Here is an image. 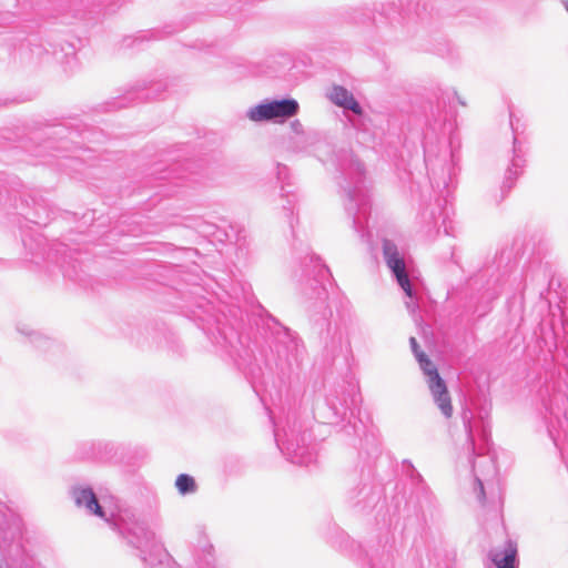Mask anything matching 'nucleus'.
<instances>
[{"instance_id":"nucleus-1","label":"nucleus","mask_w":568,"mask_h":568,"mask_svg":"<svg viewBox=\"0 0 568 568\" xmlns=\"http://www.w3.org/2000/svg\"><path fill=\"white\" fill-rule=\"evenodd\" d=\"M294 254L302 267L301 290L310 302L308 312L312 329L318 336L322 353L327 359H334L341 355H348L352 346L348 331L345 324L332 322L333 312L327 304L329 282V268L322 260L313 254L308 245L294 244Z\"/></svg>"},{"instance_id":"nucleus-2","label":"nucleus","mask_w":568,"mask_h":568,"mask_svg":"<svg viewBox=\"0 0 568 568\" xmlns=\"http://www.w3.org/2000/svg\"><path fill=\"white\" fill-rule=\"evenodd\" d=\"M71 496L79 508H84L88 514L104 519L125 544L136 551V556L145 568H180L155 531L134 510L120 509L116 515L106 518L105 511L91 487L73 486Z\"/></svg>"},{"instance_id":"nucleus-3","label":"nucleus","mask_w":568,"mask_h":568,"mask_svg":"<svg viewBox=\"0 0 568 568\" xmlns=\"http://www.w3.org/2000/svg\"><path fill=\"white\" fill-rule=\"evenodd\" d=\"M459 142L455 138L449 139L448 144L442 146L426 142L424 145L425 164L427 175L434 193L435 203L425 207L420 213L422 222L438 233L443 227L449 235L450 216L454 214L452 196L457 185V176L460 171Z\"/></svg>"},{"instance_id":"nucleus-4","label":"nucleus","mask_w":568,"mask_h":568,"mask_svg":"<svg viewBox=\"0 0 568 568\" xmlns=\"http://www.w3.org/2000/svg\"><path fill=\"white\" fill-rule=\"evenodd\" d=\"M331 161L338 173L335 179L344 199L346 214L352 220L353 229L363 242L371 244L372 233L367 229L371 200L364 164L354 156L352 150L346 148L334 151Z\"/></svg>"},{"instance_id":"nucleus-5","label":"nucleus","mask_w":568,"mask_h":568,"mask_svg":"<svg viewBox=\"0 0 568 568\" xmlns=\"http://www.w3.org/2000/svg\"><path fill=\"white\" fill-rule=\"evenodd\" d=\"M490 404H479L471 400L462 413V420L466 430V442L459 459L465 457L471 468L475 477L474 490L480 503L485 500L486 495L483 480L476 471L475 458L488 455L490 449Z\"/></svg>"},{"instance_id":"nucleus-6","label":"nucleus","mask_w":568,"mask_h":568,"mask_svg":"<svg viewBox=\"0 0 568 568\" xmlns=\"http://www.w3.org/2000/svg\"><path fill=\"white\" fill-rule=\"evenodd\" d=\"M261 311L265 313V316H261L256 325L261 336L276 357V367L284 376L297 374L307 355L303 341L264 308L261 307Z\"/></svg>"},{"instance_id":"nucleus-7","label":"nucleus","mask_w":568,"mask_h":568,"mask_svg":"<svg viewBox=\"0 0 568 568\" xmlns=\"http://www.w3.org/2000/svg\"><path fill=\"white\" fill-rule=\"evenodd\" d=\"M274 438L290 463L307 468L316 464L315 444L296 412L288 413L283 425L274 424Z\"/></svg>"},{"instance_id":"nucleus-8","label":"nucleus","mask_w":568,"mask_h":568,"mask_svg":"<svg viewBox=\"0 0 568 568\" xmlns=\"http://www.w3.org/2000/svg\"><path fill=\"white\" fill-rule=\"evenodd\" d=\"M212 343L233 361L237 367L245 366L255 356V348L250 337L239 332L235 323L231 322L222 312V317L215 318V327L203 328Z\"/></svg>"},{"instance_id":"nucleus-9","label":"nucleus","mask_w":568,"mask_h":568,"mask_svg":"<svg viewBox=\"0 0 568 568\" xmlns=\"http://www.w3.org/2000/svg\"><path fill=\"white\" fill-rule=\"evenodd\" d=\"M361 403L362 397L356 384L343 382L329 389L324 404L316 407L315 414L323 423L337 424L344 420L348 413L353 416Z\"/></svg>"},{"instance_id":"nucleus-10","label":"nucleus","mask_w":568,"mask_h":568,"mask_svg":"<svg viewBox=\"0 0 568 568\" xmlns=\"http://www.w3.org/2000/svg\"><path fill=\"white\" fill-rule=\"evenodd\" d=\"M372 469H362L359 479L356 474L348 478L345 503L356 514L366 515L373 511L382 499V489L372 480Z\"/></svg>"},{"instance_id":"nucleus-11","label":"nucleus","mask_w":568,"mask_h":568,"mask_svg":"<svg viewBox=\"0 0 568 568\" xmlns=\"http://www.w3.org/2000/svg\"><path fill=\"white\" fill-rule=\"evenodd\" d=\"M509 123L513 131V146L507 153V169L500 187L501 199L514 187L516 180L523 174L528 152L527 142L519 136V119L509 111Z\"/></svg>"},{"instance_id":"nucleus-12","label":"nucleus","mask_w":568,"mask_h":568,"mask_svg":"<svg viewBox=\"0 0 568 568\" xmlns=\"http://www.w3.org/2000/svg\"><path fill=\"white\" fill-rule=\"evenodd\" d=\"M384 261L395 277L397 284L404 291L405 295L409 298L406 306L410 313H415L418 308L416 292L410 283L407 274L404 252L398 245L389 239H383L382 244Z\"/></svg>"},{"instance_id":"nucleus-13","label":"nucleus","mask_w":568,"mask_h":568,"mask_svg":"<svg viewBox=\"0 0 568 568\" xmlns=\"http://www.w3.org/2000/svg\"><path fill=\"white\" fill-rule=\"evenodd\" d=\"M416 361L424 374L425 382L434 404L439 409L440 414L446 419H449L453 416L454 408L445 379L439 375L436 364L428 357L427 354H418Z\"/></svg>"},{"instance_id":"nucleus-14","label":"nucleus","mask_w":568,"mask_h":568,"mask_svg":"<svg viewBox=\"0 0 568 568\" xmlns=\"http://www.w3.org/2000/svg\"><path fill=\"white\" fill-rule=\"evenodd\" d=\"M300 104L293 98L265 100L250 108L246 115L253 122L284 123L297 115Z\"/></svg>"},{"instance_id":"nucleus-15","label":"nucleus","mask_w":568,"mask_h":568,"mask_svg":"<svg viewBox=\"0 0 568 568\" xmlns=\"http://www.w3.org/2000/svg\"><path fill=\"white\" fill-rule=\"evenodd\" d=\"M276 178L281 182V191L282 199L284 203L282 205V211L286 221L292 230L293 236L295 237L294 222L297 223V219L294 217V211L296 209L298 197L297 194L291 190L292 184L288 182L290 170L286 165L277 163L276 165Z\"/></svg>"},{"instance_id":"nucleus-16","label":"nucleus","mask_w":568,"mask_h":568,"mask_svg":"<svg viewBox=\"0 0 568 568\" xmlns=\"http://www.w3.org/2000/svg\"><path fill=\"white\" fill-rule=\"evenodd\" d=\"M48 260L59 264L64 277L74 282L82 281L80 276L81 265L73 253L67 250V245L54 244L48 252Z\"/></svg>"},{"instance_id":"nucleus-17","label":"nucleus","mask_w":568,"mask_h":568,"mask_svg":"<svg viewBox=\"0 0 568 568\" xmlns=\"http://www.w3.org/2000/svg\"><path fill=\"white\" fill-rule=\"evenodd\" d=\"M16 331L21 337L24 338L22 342H29L42 353H55L61 349V346L57 341L34 329L29 323L18 322L16 325Z\"/></svg>"},{"instance_id":"nucleus-18","label":"nucleus","mask_w":568,"mask_h":568,"mask_svg":"<svg viewBox=\"0 0 568 568\" xmlns=\"http://www.w3.org/2000/svg\"><path fill=\"white\" fill-rule=\"evenodd\" d=\"M352 547L356 548L358 558H362L368 568H394L393 556L384 548H366L355 541H352Z\"/></svg>"},{"instance_id":"nucleus-19","label":"nucleus","mask_w":568,"mask_h":568,"mask_svg":"<svg viewBox=\"0 0 568 568\" xmlns=\"http://www.w3.org/2000/svg\"><path fill=\"white\" fill-rule=\"evenodd\" d=\"M24 184L17 176L0 172V204L18 209L17 194L22 193Z\"/></svg>"},{"instance_id":"nucleus-20","label":"nucleus","mask_w":568,"mask_h":568,"mask_svg":"<svg viewBox=\"0 0 568 568\" xmlns=\"http://www.w3.org/2000/svg\"><path fill=\"white\" fill-rule=\"evenodd\" d=\"M326 95L332 103L343 108L345 111L358 113L361 110V104L353 93L342 85H333Z\"/></svg>"},{"instance_id":"nucleus-21","label":"nucleus","mask_w":568,"mask_h":568,"mask_svg":"<svg viewBox=\"0 0 568 568\" xmlns=\"http://www.w3.org/2000/svg\"><path fill=\"white\" fill-rule=\"evenodd\" d=\"M490 559L497 568H517L518 556L516 545L508 540L504 550L490 554Z\"/></svg>"},{"instance_id":"nucleus-22","label":"nucleus","mask_w":568,"mask_h":568,"mask_svg":"<svg viewBox=\"0 0 568 568\" xmlns=\"http://www.w3.org/2000/svg\"><path fill=\"white\" fill-rule=\"evenodd\" d=\"M17 204L20 206L17 210L24 211V209L30 207L31 205L34 206V214L33 219L29 217V221H33L37 224H41V221H38L37 219H40V210H44V204L42 199H37L31 194V191L24 185V189H22V193L17 194Z\"/></svg>"},{"instance_id":"nucleus-23","label":"nucleus","mask_w":568,"mask_h":568,"mask_svg":"<svg viewBox=\"0 0 568 568\" xmlns=\"http://www.w3.org/2000/svg\"><path fill=\"white\" fill-rule=\"evenodd\" d=\"M568 406V397L562 392L554 393L547 400L544 402V407L549 416L559 420L561 415L566 416Z\"/></svg>"},{"instance_id":"nucleus-24","label":"nucleus","mask_w":568,"mask_h":568,"mask_svg":"<svg viewBox=\"0 0 568 568\" xmlns=\"http://www.w3.org/2000/svg\"><path fill=\"white\" fill-rule=\"evenodd\" d=\"M348 121L358 133L368 136L376 135V132L373 129V120L368 114H366L363 111L362 106L358 113H353V116L348 118Z\"/></svg>"},{"instance_id":"nucleus-25","label":"nucleus","mask_w":568,"mask_h":568,"mask_svg":"<svg viewBox=\"0 0 568 568\" xmlns=\"http://www.w3.org/2000/svg\"><path fill=\"white\" fill-rule=\"evenodd\" d=\"M158 91V89L153 88H143L139 90H133L128 92V94L121 99H119L114 104L116 108H123L126 105V103H135L143 100H150L154 98V93Z\"/></svg>"},{"instance_id":"nucleus-26","label":"nucleus","mask_w":568,"mask_h":568,"mask_svg":"<svg viewBox=\"0 0 568 568\" xmlns=\"http://www.w3.org/2000/svg\"><path fill=\"white\" fill-rule=\"evenodd\" d=\"M175 488L180 495L187 496L197 491V484L191 475L180 474L175 479Z\"/></svg>"},{"instance_id":"nucleus-27","label":"nucleus","mask_w":568,"mask_h":568,"mask_svg":"<svg viewBox=\"0 0 568 568\" xmlns=\"http://www.w3.org/2000/svg\"><path fill=\"white\" fill-rule=\"evenodd\" d=\"M30 51H31V54L33 57H36V59L38 61H44L45 60L44 55H49V54H52L57 61L60 60V57H59L58 52L55 51V49H53L52 51H49V49L44 48L41 43H32Z\"/></svg>"},{"instance_id":"nucleus-28","label":"nucleus","mask_w":568,"mask_h":568,"mask_svg":"<svg viewBox=\"0 0 568 568\" xmlns=\"http://www.w3.org/2000/svg\"><path fill=\"white\" fill-rule=\"evenodd\" d=\"M409 344H410L412 352H413V354H414L416 359H417V355L418 354H426L424 351L420 349V347H419V345H418V343H417L415 337H410L409 338Z\"/></svg>"},{"instance_id":"nucleus-29","label":"nucleus","mask_w":568,"mask_h":568,"mask_svg":"<svg viewBox=\"0 0 568 568\" xmlns=\"http://www.w3.org/2000/svg\"><path fill=\"white\" fill-rule=\"evenodd\" d=\"M290 126H291V130L294 133H296V134H303L304 133V128H303V124L301 123L300 120L292 121Z\"/></svg>"},{"instance_id":"nucleus-30","label":"nucleus","mask_w":568,"mask_h":568,"mask_svg":"<svg viewBox=\"0 0 568 568\" xmlns=\"http://www.w3.org/2000/svg\"><path fill=\"white\" fill-rule=\"evenodd\" d=\"M378 32L383 39L387 38L388 30L386 28H378Z\"/></svg>"},{"instance_id":"nucleus-31","label":"nucleus","mask_w":568,"mask_h":568,"mask_svg":"<svg viewBox=\"0 0 568 568\" xmlns=\"http://www.w3.org/2000/svg\"><path fill=\"white\" fill-rule=\"evenodd\" d=\"M232 313V317L234 318V321L236 322V311H230ZM237 312H240V314H242V312L240 310H237Z\"/></svg>"},{"instance_id":"nucleus-32","label":"nucleus","mask_w":568,"mask_h":568,"mask_svg":"<svg viewBox=\"0 0 568 568\" xmlns=\"http://www.w3.org/2000/svg\"><path fill=\"white\" fill-rule=\"evenodd\" d=\"M561 317H562V322H567L566 313L564 311H561Z\"/></svg>"},{"instance_id":"nucleus-33","label":"nucleus","mask_w":568,"mask_h":568,"mask_svg":"<svg viewBox=\"0 0 568 568\" xmlns=\"http://www.w3.org/2000/svg\"><path fill=\"white\" fill-rule=\"evenodd\" d=\"M102 446V443H98V447L100 448ZM103 446L106 448L109 444H103Z\"/></svg>"},{"instance_id":"nucleus-34","label":"nucleus","mask_w":568,"mask_h":568,"mask_svg":"<svg viewBox=\"0 0 568 568\" xmlns=\"http://www.w3.org/2000/svg\"><path fill=\"white\" fill-rule=\"evenodd\" d=\"M6 104V100H1L0 99V106L4 105Z\"/></svg>"},{"instance_id":"nucleus-35","label":"nucleus","mask_w":568,"mask_h":568,"mask_svg":"<svg viewBox=\"0 0 568 568\" xmlns=\"http://www.w3.org/2000/svg\"><path fill=\"white\" fill-rule=\"evenodd\" d=\"M257 345H258V342H257V339H255L254 341V347H257Z\"/></svg>"},{"instance_id":"nucleus-36","label":"nucleus","mask_w":568,"mask_h":568,"mask_svg":"<svg viewBox=\"0 0 568 568\" xmlns=\"http://www.w3.org/2000/svg\"><path fill=\"white\" fill-rule=\"evenodd\" d=\"M548 434L552 438V433H551V430L549 428H548Z\"/></svg>"},{"instance_id":"nucleus-37","label":"nucleus","mask_w":568,"mask_h":568,"mask_svg":"<svg viewBox=\"0 0 568 568\" xmlns=\"http://www.w3.org/2000/svg\"><path fill=\"white\" fill-rule=\"evenodd\" d=\"M23 244H24V246H28V243H27L26 239H23Z\"/></svg>"}]
</instances>
